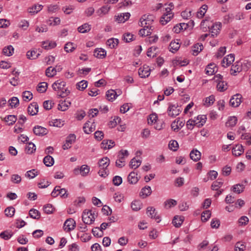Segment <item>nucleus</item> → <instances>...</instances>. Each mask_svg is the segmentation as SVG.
<instances>
[{
    "label": "nucleus",
    "instance_id": "51",
    "mask_svg": "<svg viewBox=\"0 0 251 251\" xmlns=\"http://www.w3.org/2000/svg\"><path fill=\"white\" fill-rule=\"evenodd\" d=\"M245 186L243 184H237L233 186L232 190L234 192L240 194L243 192Z\"/></svg>",
    "mask_w": 251,
    "mask_h": 251
},
{
    "label": "nucleus",
    "instance_id": "38",
    "mask_svg": "<svg viewBox=\"0 0 251 251\" xmlns=\"http://www.w3.org/2000/svg\"><path fill=\"white\" fill-rule=\"evenodd\" d=\"M17 121V117L13 115H9L4 118V121L7 123L8 125H13Z\"/></svg>",
    "mask_w": 251,
    "mask_h": 251
},
{
    "label": "nucleus",
    "instance_id": "15",
    "mask_svg": "<svg viewBox=\"0 0 251 251\" xmlns=\"http://www.w3.org/2000/svg\"><path fill=\"white\" fill-rule=\"evenodd\" d=\"M222 27V25L220 23H216L211 25L209 30L211 33V36L214 37L219 33Z\"/></svg>",
    "mask_w": 251,
    "mask_h": 251
},
{
    "label": "nucleus",
    "instance_id": "11",
    "mask_svg": "<svg viewBox=\"0 0 251 251\" xmlns=\"http://www.w3.org/2000/svg\"><path fill=\"white\" fill-rule=\"evenodd\" d=\"M235 57L233 54H229L225 57L222 61L223 67L226 68L230 66L234 61Z\"/></svg>",
    "mask_w": 251,
    "mask_h": 251
},
{
    "label": "nucleus",
    "instance_id": "47",
    "mask_svg": "<svg viewBox=\"0 0 251 251\" xmlns=\"http://www.w3.org/2000/svg\"><path fill=\"white\" fill-rule=\"evenodd\" d=\"M242 71L241 65L240 62H236L235 64L233 65L231 67L230 72L231 74L240 72Z\"/></svg>",
    "mask_w": 251,
    "mask_h": 251
},
{
    "label": "nucleus",
    "instance_id": "54",
    "mask_svg": "<svg viewBox=\"0 0 251 251\" xmlns=\"http://www.w3.org/2000/svg\"><path fill=\"white\" fill-rule=\"evenodd\" d=\"M39 53H37L36 51L34 50H29L26 53L27 58L29 59H36L39 55Z\"/></svg>",
    "mask_w": 251,
    "mask_h": 251
},
{
    "label": "nucleus",
    "instance_id": "27",
    "mask_svg": "<svg viewBox=\"0 0 251 251\" xmlns=\"http://www.w3.org/2000/svg\"><path fill=\"white\" fill-rule=\"evenodd\" d=\"M158 51L159 50L157 47L152 46L148 49L147 55L148 57L153 58L158 54Z\"/></svg>",
    "mask_w": 251,
    "mask_h": 251
},
{
    "label": "nucleus",
    "instance_id": "42",
    "mask_svg": "<svg viewBox=\"0 0 251 251\" xmlns=\"http://www.w3.org/2000/svg\"><path fill=\"white\" fill-rule=\"evenodd\" d=\"M180 48V45L178 41H172L170 44V50L172 52H175Z\"/></svg>",
    "mask_w": 251,
    "mask_h": 251
},
{
    "label": "nucleus",
    "instance_id": "33",
    "mask_svg": "<svg viewBox=\"0 0 251 251\" xmlns=\"http://www.w3.org/2000/svg\"><path fill=\"white\" fill-rule=\"evenodd\" d=\"M243 152L244 149L242 145H237L232 149V153L235 156H238Z\"/></svg>",
    "mask_w": 251,
    "mask_h": 251
},
{
    "label": "nucleus",
    "instance_id": "28",
    "mask_svg": "<svg viewBox=\"0 0 251 251\" xmlns=\"http://www.w3.org/2000/svg\"><path fill=\"white\" fill-rule=\"evenodd\" d=\"M106 55V51L101 48L97 49L94 52V55L98 58L102 59L105 57Z\"/></svg>",
    "mask_w": 251,
    "mask_h": 251
},
{
    "label": "nucleus",
    "instance_id": "14",
    "mask_svg": "<svg viewBox=\"0 0 251 251\" xmlns=\"http://www.w3.org/2000/svg\"><path fill=\"white\" fill-rule=\"evenodd\" d=\"M150 70L149 67L147 65H144L140 67L138 71V74L142 78L148 77L150 75Z\"/></svg>",
    "mask_w": 251,
    "mask_h": 251
},
{
    "label": "nucleus",
    "instance_id": "41",
    "mask_svg": "<svg viewBox=\"0 0 251 251\" xmlns=\"http://www.w3.org/2000/svg\"><path fill=\"white\" fill-rule=\"evenodd\" d=\"M207 9V6L206 5H203L199 9L197 12V17L198 18H202L205 15Z\"/></svg>",
    "mask_w": 251,
    "mask_h": 251
},
{
    "label": "nucleus",
    "instance_id": "25",
    "mask_svg": "<svg viewBox=\"0 0 251 251\" xmlns=\"http://www.w3.org/2000/svg\"><path fill=\"white\" fill-rule=\"evenodd\" d=\"M115 146V142L111 140H104L101 143V148L104 150L111 149Z\"/></svg>",
    "mask_w": 251,
    "mask_h": 251
},
{
    "label": "nucleus",
    "instance_id": "9",
    "mask_svg": "<svg viewBox=\"0 0 251 251\" xmlns=\"http://www.w3.org/2000/svg\"><path fill=\"white\" fill-rule=\"evenodd\" d=\"M242 96L239 94L233 96L230 99L229 104L233 107H238L242 102Z\"/></svg>",
    "mask_w": 251,
    "mask_h": 251
},
{
    "label": "nucleus",
    "instance_id": "56",
    "mask_svg": "<svg viewBox=\"0 0 251 251\" xmlns=\"http://www.w3.org/2000/svg\"><path fill=\"white\" fill-rule=\"evenodd\" d=\"M47 87L48 84L47 82H41L38 85L37 91L40 93H44L46 91Z\"/></svg>",
    "mask_w": 251,
    "mask_h": 251
},
{
    "label": "nucleus",
    "instance_id": "29",
    "mask_svg": "<svg viewBox=\"0 0 251 251\" xmlns=\"http://www.w3.org/2000/svg\"><path fill=\"white\" fill-rule=\"evenodd\" d=\"M128 181L130 184H135L139 180L137 177V174L134 172H131L127 176Z\"/></svg>",
    "mask_w": 251,
    "mask_h": 251
},
{
    "label": "nucleus",
    "instance_id": "5",
    "mask_svg": "<svg viewBox=\"0 0 251 251\" xmlns=\"http://www.w3.org/2000/svg\"><path fill=\"white\" fill-rule=\"evenodd\" d=\"M168 105L167 113L169 116L175 117L179 114L181 110L177 104L169 103Z\"/></svg>",
    "mask_w": 251,
    "mask_h": 251
},
{
    "label": "nucleus",
    "instance_id": "30",
    "mask_svg": "<svg viewBox=\"0 0 251 251\" xmlns=\"http://www.w3.org/2000/svg\"><path fill=\"white\" fill-rule=\"evenodd\" d=\"M203 45L201 43H197L194 45L192 48V53L193 55H197L203 49Z\"/></svg>",
    "mask_w": 251,
    "mask_h": 251
},
{
    "label": "nucleus",
    "instance_id": "39",
    "mask_svg": "<svg viewBox=\"0 0 251 251\" xmlns=\"http://www.w3.org/2000/svg\"><path fill=\"white\" fill-rule=\"evenodd\" d=\"M44 164L47 167H51L54 164V159L50 155L45 156L43 159Z\"/></svg>",
    "mask_w": 251,
    "mask_h": 251
},
{
    "label": "nucleus",
    "instance_id": "40",
    "mask_svg": "<svg viewBox=\"0 0 251 251\" xmlns=\"http://www.w3.org/2000/svg\"><path fill=\"white\" fill-rule=\"evenodd\" d=\"M119 40L116 38H110L107 41L106 44L110 48L113 49L117 46Z\"/></svg>",
    "mask_w": 251,
    "mask_h": 251
},
{
    "label": "nucleus",
    "instance_id": "59",
    "mask_svg": "<svg viewBox=\"0 0 251 251\" xmlns=\"http://www.w3.org/2000/svg\"><path fill=\"white\" fill-rule=\"evenodd\" d=\"M153 30V29L143 28L139 31V34L142 36L150 35Z\"/></svg>",
    "mask_w": 251,
    "mask_h": 251
},
{
    "label": "nucleus",
    "instance_id": "6",
    "mask_svg": "<svg viewBox=\"0 0 251 251\" xmlns=\"http://www.w3.org/2000/svg\"><path fill=\"white\" fill-rule=\"evenodd\" d=\"M67 191L65 188H61L59 186H55L51 193L52 197L55 198L60 195L61 197L66 198L68 197Z\"/></svg>",
    "mask_w": 251,
    "mask_h": 251
},
{
    "label": "nucleus",
    "instance_id": "34",
    "mask_svg": "<svg viewBox=\"0 0 251 251\" xmlns=\"http://www.w3.org/2000/svg\"><path fill=\"white\" fill-rule=\"evenodd\" d=\"M151 193V187L149 186H146L143 187L141 191L140 196L143 198H145L147 197L150 196Z\"/></svg>",
    "mask_w": 251,
    "mask_h": 251
},
{
    "label": "nucleus",
    "instance_id": "18",
    "mask_svg": "<svg viewBox=\"0 0 251 251\" xmlns=\"http://www.w3.org/2000/svg\"><path fill=\"white\" fill-rule=\"evenodd\" d=\"M38 105L36 102H32L28 107V113L30 115H35L38 111Z\"/></svg>",
    "mask_w": 251,
    "mask_h": 251
},
{
    "label": "nucleus",
    "instance_id": "24",
    "mask_svg": "<svg viewBox=\"0 0 251 251\" xmlns=\"http://www.w3.org/2000/svg\"><path fill=\"white\" fill-rule=\"evenodd\" d=\"M109 164L110 160L107 157H103L100 159L98 162V165L100 169L107 168Z\"/></svg>",
    "mask_w": 251,
    "mask_h": 251
},
{
    "label": "nucleus",
    "instance_id": "58",
    "mask_svg": "<svg viewBox=\"0 0 251 251\" xmlns=\"http://www.w3.org/2000/svg\"><path fill=\"white\" fill-rule=\"evenodd\" d=\"M22 178L18 174H13L10 177V181L15 184H19L21 182Z\"/></svg>",
    "mask_w": 251,
    "mask_h": 251
},
{
    "label": "nucleus",
    "instance_id": "4",
    "mask_svg": "<svg viewBox=\"0 0 251 251\" xmlns=\"http://www.w3.org/2000/svg\"><path fill=\"white\" fill-rule=\"evenodd\" d=\"M128 152L127 150H121L118 154V159L116 161V165L119 168H122L125 165L126 158L128 156Z\"/></svg>",
    "mask_w": 251,
    "mask_h": 251
},
{
    "label": "nucleus",
    "instance_id": "13",
    "mask_svg": "<svg viewBox=\"0 0 251 251\" xmlns=\"http://www.w3.org/2000/svg\"><path fill=\"white\" fill-rule=\"evenodd\" d=\"M130 16V14L128 12L120 13L115 16V19L119 23H125L128 20Z\"/></svg>",
    "mask_w": 251,
    "mask_h": 251
},
{
    "label": "nucleus",
    "instance_id": "50",
    "mask_svg": "<svg viewBox=\"0 0 251 251\" xmlns=\"http://www.w3.org/2000/svg\"><path fill=\"white\" fill-rule=\"evenodd\" d=\"M242 71H247L251 68V62L248 60H245L241 63Z\"/></svg>",
    "mask_w": 251,
    "mask_h": 251
},
{
    "label": "nucleus",
    "instance_id": "46",
    "mask_svg": "<svg viewBox=\"0 0 251 251\" xmlns=\"http://www.w3.org/2000/svg\"><path fill=\"white\" fill-rule=\"evenodd\" d=\"M2 52L6 56H10L14 53V48L12 46L9 45L4 48L3 49Z\"/></svg>",
    "mask_w": 251,
    "mask_h": 251
},
{
    "label": "nucleus",
    "instance_id": "26",
    "mask_svg": "<svg viewBox=\"0 0 251 251\" xmlns=\"http://www.w3.org/2000/svg\"><path fill=\"white\" fill-rule=\"evenodd\" d=\"M174 14L173 13H169L168 14H163L160 19V23L162 25H166L171 19L173 17Z\"/></svg>",
    "mask_w": 251,
    "mask_h": 251
},
{
    "label": "nucleus",
    "instance_id": "22",
    "mask_svg": "<svg viewBox=\"0 0 251 251\" xmlns=\"http://www.w3.org/2000/svg\"><path fill=\"white\" fill-rule=\"evenodd\" d=\"M71 104V102L69 100H65L59 102L58 108L60 110L65 111L68 109Z\"/></svg>",
    "mask_w": 251,
    "mask_h": 251
},
{
    "label": "nucleus",
    "instance_id": "48",
    "mask_svg": "<svg viewBox=\"0 0 251 251\" xmlns=\"http://www.w3.org/2000/svg\"><path fill=\"white\" fill-rule=\"evenodd\" d=\"M29 215L31 218L34 219H38L40 218V212L35 209H31L29 211Z\"/></svg>",
    "mask_w": 251,
    "mask_h": 251
},
{
    "label": "nucleus",
    "instance_id": "64",
    "mask_svg": "<svg viewBox=\"0 0 251 251\" xmlns=\"http://www.w3.org/2000/svg\"><path fill=\"white\" fill-rule=\"evenodd\" d=\"M246 249V245L244 243L238 242L235 245V251H244Z\"/></svg>",
    "mask_w": 251,
    "mask_h": 251
},
{
    "label": "nucleus",
    "instance_id": "3",
    "mask_svg": "<svg viewBox=\"0 0 251 251\" xmlns=\"http://www.w3.org/2000/svg\"><path fill=\"white\" fill-rule=\"evenodd\" d=\"M140 25L144 28L153 29V17L152 15H143L140 20Z\"/></svg>",
    "mask_w": 251,
    "mask_h": 251
},
{
    "label": "nucleus",
    "instance_id": "44",
    "mask_svg": "<svg viewBox=\"0 0 251 251\" xmlns=\"http://www.w3.org/2000/svg\"><path fill=\"white\" fill-rule=\"evenodd\" d=\"M91 29L90 25L87 23H85L77 28L78 32L84 33L89 31Z\"/></svg>",
    "mask_w": 251,
    "mask_h": 251
},
{
    "label": "nucleus",
    "instance_id": "8",
    "mask_svg": "<svg viewBox=\"0 0 251 251\" xmlns=\"http://www.w3.org/2000/svg\"><path fill=\"white\" fill-rule=\"evenodd\" d=\"M122 94V91L121 90H109L106 92V99L109 101H113L115 100L118 96Z\"/></svg>",
    "mask_w": 251,
    "mask_h": 251
},
{
    "label": "nucleus",
    "instance_id": "53",
    "mask_svg": "<svg viewBox=\"0 0 251 251\" xmlns=\"http://www.w3.org/2000/svg\"><path fill=\"white\" fill-rule=\"evenodd\" d=\"M56 74L55 69L50 66L46 70V75L49 77H52Z\"/></svg>",
    "mask_w": 251,
    "mask_h": 251
},
{
    "label": "nucleus",
    "instance_id": "19",
    "mask_svg": "<svg viewBox=\"0 0 251 251\" xmlns=\"http://www.w3.org/2000/svg\"><path fill=\"white\" fill-rule=\"evenodd\" d=\"M56 46V43L54 41L47 40L42 42V47L46 50H51Z\"/></svg>",
    "mask_w": 251,
    "mask_h": 251
},
{
    "label": "nucleus",
    "instance_id": "62",
    "mask_svg": "<svg viewBox=\"0 0 251 251\" xmlns=\"http://www.w3.org/2000/svg\"><path fill=\"white\" fill-rule=\"evenodd\" d=\"M215 101V98L213 95H211L209 97L206 98L204 100V105L208 107L213 104Z\"/></svg>",
    "mask_w": 251,
    "mask_h": 251
},
{
    "label": "nucleus",
    "instance_id": "16",
    "mask_svg": "<svg viewBox=\"0 0 251 251\" xmlns=\"http://www.w3.org/2000/svg\"><path fill=\"white\" fill-rule=\"evenodd\" d=\"M95 123L90 122L86 123L83 127L84 132L86 134H90L95 129Z\"/></svg>",
    "mask_w": 251,
    "mask_h": 251
},
{
    "label": "nucleus",
    "instance_id": "23",
    "mask_svg": "<svg viewBox=\"0 0 251 251\" xmlns=\"http://www.w3.org/2000/svg\"><path fill=\"white\" fill-rule=\"evenodd\" d=\"M110 9V7L108 5L103 6L97 10L96 14L99 17H103L108 13Z\"/></svg>",
    "mask_w": 251,
    "mask_h": 251
},
{
    "label": "nucleus",
    "instance_id": "31",
    "mask_svg": "<svg viewBox=\"0 0 251 251\" xmlns=\"http://www.w3.org/2000/svg\"><path fill=\"white\" fill-rule=\"evenodd\" d=\"M205 71L206 74L207 75H213L217 71V68L215 64L214 63H210L206 67Z\"/></svg>",
    "mask_w": 251,
    "mask_h": 251
},
{
    "label": "nucleus",
    "instance_id": "37",
    "mask_svg": "<svg viewBox=\"0 0 251 251\" xmlns=\"http://www.w3.org/2000/svg\"><path fill=\"white\" fill-rule=\"evenodd\" d=\"M142 203L140 201H133L131 203V207L134 211H137L141 209Z\"/></svg>",
    "mask_w": 251,
    "mask_h": 251
},
{
    "label": "nucleus",
    "instance_id": "12",
    "mask_svg": "<svg viewBox=\"0 0 251 251\" xmlns=\"http://www.w3.org/2000/svg\"><path fill=\"white\" fill-rule=\"evenodd\" d=\"M147 214L148 216L152 219H154L157 223H159L161 221L160 217L157 215L155 209L153 207H149L147 208Z\"/></svg>",
    "mask_w": 251,
    "mask_h": 251
},
{
    "label": "nucleus",
    "instance_id": "63",
    "mask_svg": "<svg viewBox=\"0 0 251 251\" xmlns=\"http://www.w3.org/2000/svg\"><path fill=\"white\" fill-rule=\"evenodd\" d=\"M223 182L220 181L219 179L213 182L211 185V188L213 190L218 191V189L222 186Z\"/></svg>",
    "mask_w": 251,
    "mask_h": 251
},
{
    "label": "nucleus",
    "instance_id": "57",
    "mask_svg": "<svg viewBox=\"0 0 251 251\" xmlns=\"http://www.w3.org/2000/svg\"><path fill=\"white\" fill-rule=\"evenodd\" d=\"M88 82L86 80H81L76 84V88L78 90L83 91L87 87Z\"/></svg>",
    "mask_w": 251,
    "mask_h": 251
},
{
    "label": "nucleus",
    "instance_id": "43",
    "mask_svg": "<svg viewBox=\"0 0 251 251\" xmlns=\"http://www.w3.org/2000/svg\"><path fill=\"white\" fill-rule=\"evenodd\" d=\"M141 161L140 159H136L135 158H132L129 164L131 168L135 169L140 166Z\"/></svg>",
    "mask_w": 251,
    "mask_h": 251
},
{
    "label": "nucleus",
    "instance_id": "17",
    "mask_svg": "<svg viewBox=\"0 0 251 251\" xmlns=\"http://www.w3.org/2000/svg\"><path fill=\"white\" fill-rule=\"evenodd\" d=\"M34 133L38 136H43L47 134V129L41 126H37L33 128Z\"/></svg>",
    "mask_w": 251,
    "mask_h": 251
},
{
    "label": "nucleus",
    "instance_id": "45",
    "mask_svg": "<svg viewBox=\"0 0 251 251\" xmlns=\"http://www.w3.org/2000/svg\"><path fill=\"white\" fill-rule=\"evenodd\" d=\"M177 204V202L176 200L173 199H169L164 202V207L166 209L171 208L172 207L175 206Z\"/></svg>",
    "mask_w": 251,
    "mask_h": 251
},
{
    "label": "nucleus",
    "instance_id": "35",
    "mask_svg": "<svg viewBox=\"0 0 251 251\" xmlns=\"http://www.w3.org/2000/svg\"><path fill=\"white\" fill-rule=\"evenodd\" d=\"M43 8V6L41 4H35L33 6L29 7L28 11L31 14H35L40 11Z\"/></svg>",
    "mask_w": 251,
    "mask_h": 251
},
{
    "label": "nucleus",
    "instance_id": "60",
    "mask_svg": "<svg viewBox=\"0 0 251 251\" xmlns=\"http://www.w3.org/2000/svg\"><path fill=\"white\" fill-rule=\"evenodd\" d=\"M15 212V208L12 206L7 207L5 210V215L7 217H12L14 216Z\"/></svg>",
    "mask_w": 251,
    "mask_h": 251
},
{
    "label": "nucleus",
    "instance_id": "32",
    "mask_svg": "<svg viewBox=\"0 0 251 251\" xmlns=\"http://www.w3.org/2000/svg\"><path fill=\"white\" fill-rule=\"evenodd\" d=\"M184 219L183 216H176L173 220L172 224L175 227H179L183 222Z\"/></svg>",
    "mask_w": 251,
    "mask_h": 251
},
{
    "label": "nucleus",
    "instance_id": "10",
    "mask_svg": "<svg viewBox=\"0 0 251 251\" xmlns=\"http://www.w3.org/2000/svg\"><path fill=\"white\" fill-rule=\"evenodd\" d=\"M75 222L72 218L66 220L64 224L63 228L66 232L73 230L75 227Z\"/></svg>",
    "mask_w": 251,
    "mask_h": 251
},
{
    "label": "nucleus",
    "instance_id": "36",
    "mask_svg": "<svg viewBox=\"0 0 251 251\" xmlns=\"http://www.w3.org/2000/svg\"><path fill=\"white\" fill-rule=\"evenodd\" d=\"M207 118L206 115H199L195 118V120L197 123H198V127L202 126L206 122Z\"/></svg>",
    "mask_w": 251,
    "mask_h": 251
},
{
    "label": "nucleus",
    "instance_id": "21",
    "mask_svg": "<svg viewBox=\"0 0 251 251\" xmlns=\"http://www.w3.org/2000/svg\"><path fill=\"white\" fill-rule=\"evenodd\" d=\"M212 25V22L209 19H205L201 21V28L203 32H206L208 29H210V27Z\"/></svg>",
    "mask_w": 251,
    "mask_h": 251
},
{
    "label": "nucleus",
    "instance_id": "49",
    "mask_svg": "<svg viewBox=\"0 0 251 251\" xmlns=\"http://www.w3.org/2000/svg\"><path fill=\"white\" fill-rule=\"evenodd\" d=\"M75 49V47L73 43L68 42L64 46V50L67 52H72Z\"/></svg>",
    "mask_w": 251,
    "mask_h": 251
},
{
    "label": "nucleus",
    "instance_id": "20",
    "mask_svg": "<svg viewBox=\"0 0 251 251\" xmlns=\"http://www.w3.org/2000/svg\"><path fill=\"white\" fill-rule=\"evenodd\" d=\"M190 157L193 161L197 162L201 158V153L197 149H193L190 153Z\"/></svg>",
    "mask_w": 251,
    "mask_h": 251
},
{
    "label": "nucleus",
    "instance_id": "2",
    "mask_svg": "<svg viewBox=\"0 0 251 251\" xmlns=\"http://www.w3.org/2000/svg\"><path fill=\"white\" fill-rule=\"evenodd\" d=\"M96 216L97 215L94 210L85 209L83 212L82 219L85 224L90 225L94 222Z\"/></svg>",
    "mask_w": 251,
    "mask_h": 251
},
{
    "label": "nucleus",
    "instance_id": "1",
    "mask_svg": "<svg viewBox=\"0 0 251 251\" xmlns=\"http://www.w3.org/2000/svg\"><path fill=\"white\" fill-rule=\"evenodd\" d=\"M66 86V83L65 81L61 79H58L52 84L51 87L52 89L56 92L58 97L65 98L70 93V91Z\"/></svg>",
    "mask_w": 251,
    "mask_h": 251
},
{
    "label": "nucleus",
    "instance_id": "61",
    "mask_svg": "<svg viewBox=\"0 0 251 251\" xmlns=\"http://www.w3.org/2000/svg\"><path fill=\"white\" fill-rule=\"evenodd\" d=\"M217 88L219 91L223 92L227 89L226 83L224 81H220L217 83Z\"/></svg>",
    "mask_w": 251,
    "mask_h": 251
},
{
    "label": "nucleus",
    "instance_id": "55",
    "mask_svg": "<svg viewBox=\"0 0 251 251\" xmlns=\"http://www.w3.org/2000/svg\"><path fill=\"white\" fill-rule=\"evenodd\" d=\"M38 175V172L35 169L26 172L25 174V177L29 178V179L33 178Z\"/></svg>",
    "mask_w": 251,
    "mask_h": 251
},
{
    "label": "nucleus",
    "instance_id": "52",
    "mask_svg": "<svg viewBox=\"0 0 251 251\" xmlns=\"http://www.w3.org/2000/svg\"><path fill=\"white\" fill-rule=\"evenodd\" d=\"M237 122V119L235 116L230 117L227 122L226 123V126L232 127L236 125Z\"/></svg>",
    "mask_w": 251,
    "mask_h": 251
},
{
    "label": "nucleus",
    "instance_id": "7",
    "mask_svg": "<svg viewBox=\"0 0 251 251\" xmlns=\"http://www.w3.org/2000/svg\"><path fill=\"white\" fill-rule=\"evenodd\" d=\"M90 172V167L87 165H82L80 168H75L74 173L75 175L80 174L82 176H87Z\"/></svg>",
    "mask_w": 251,
    "mask_h": 251
}]
</instances>
